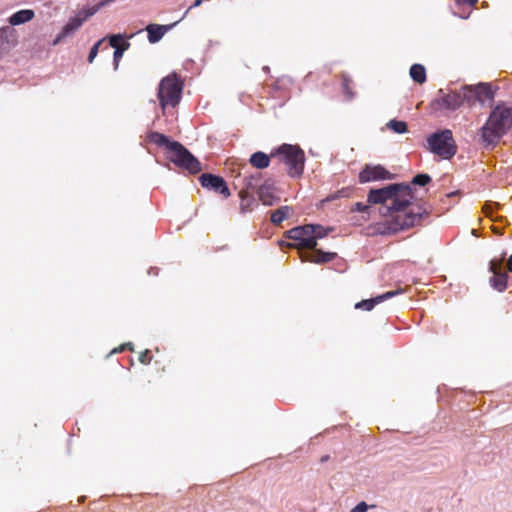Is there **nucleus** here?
Returning a JSON list of instances; mask_svg holds the SVG:
<instances>
[{
  "mask_svg": "<svg viewBox=\"0 0 512 512\" xmlns=\"http://www.w3.org/2000/svg\"><path fill=\"white\" fill-rule=\"evenodd\" d=\"M413 195L410 185L405 183L390 184L380 189H371L368 193L369 204H381L380 213L392 216L391 228L394 231L413 227L423 217V212L413 209L406 211ZM420 210V208H418Z\"/></svg>",
  "mask_w": 512,
  "mask_h": 512,
  "instance_id": "nucleus-1",
  "label": "nucleus"
},
{
  "mask_svg": "<svg viewBox=\"0 0 512 512\" xmlns=\"http://www.w3.org/2000/svg\"><path fill=\"white\" fill-rule=\"evenodd\" d=\"M512 128V108L504 103L496 105L481 128V139L486 146H495Z\"/></svg>",
  "mask_w": 512,
  "mask_h": 512,
  "instance_id": "nucleus-2",
  "label": "nucleus"
},
{
  "mask_svg": "<svg viewBox=\"0 0 512 512\" xmlns=\"http://www.w3.org/2000/svg\"><path fill=\"white\" fill-rule=\"evenodd\" d=\"M271 157H278L279 161L287 166L291 177H299L304 170L305 155L297 145L283 144L271 153Z\"/></svg>",
  "mask_w": 512,
  "mask_h": 512,
  "instance_id": "nucleus-3",
  "label": "nucleus"
},
{
  "mask_svg": "<svg viewBox=\"0 0 512 512\" xmlns=\"http://www.w3.org/2000/svg\"><path fill=\"white\" fill-rule=\"evenodd\" d=\"M427 145L430 152L442 159L452 158L457 151L452 131L449 129L431 134L427 138Z\"/></svg>",
  "mask_w": 512,
  "mask_h": 512,
  "instance_id": "nucleus-4",
  "label": "nucleus"
},
{
  "mask_svg": "<svg viewBox=\"0 0 512 512\" xmlns=\"http://www.w3.org/2000/svg\"><path fill=\"white\" fill-rule=\"evenodd\" d=\"M182 83L176 76L171 74L164 77L158 87V99L160 106L165 110L166 106L170 105L175 107L181 99Z\"/></svg>",
  "mask_w": 512,
  "mask_h": 512,
  "instance_id": "nucleus-5",
  "label": "nucleus"
},
{
  "mask_svg": "<svg viewBox=\"0 0 512 512\" xmlns=\"http://www.w3.org/2000/svg\"><path fill=\"white\" fill-rule=\"evenodd\" d=\"M169 160L176 166L189 171L191 174L199 173L202 170L201 163L181 143L173 141L170 144Z\"/></svg>",
  "mask_w": 512,
  "mask_h": 512,
  "instance_id": "nucleus-6",
  "label": "nucleus"
},
{
  "mask_svg": "<svg viewBox=\"0 0 512 512\" xmlns=\"http://www.w3.org/2000/svg\"><path fill=\"white\" fill-rule=\"evenodd\" d=\"M461 89L463 101L470 107L474 106L476 103L483 105L487 100L491 101L494 98V91L492 86L488 83L467 85Z\"/></svg>",
  "mask_w": 512,
  "mask_h": 512,
  "instance_id": "nucleus-7",
  "label": "nucleus"
},
{
  "mask_svg": "<svg viewBox=\"0 0 512 512\" xmlns=\"http://www.w3.org/2000/svg\"><path fill=\"white\" fill-rule=\"evenodd\" d=\"M313 225L298 226L287 232V237L297 241L300 248L315 249L317 242L313 240Z\"/></svg>",
  "mask_w": 512,
  "mask_h": 512,
  "instance_id": "nucleus-8",
  "label": "nucleus"
},
{
  "mask_svg": "<svg viewBox=\"0 0 512 512\" xmlns=\"http://www.w3.org/2000/svg\"><path fill=\"white\" fill-rule=\"evenodd\" d=\"M394 176V174L390 173L381 165H365L359 173V182L367 183L372 181L391 180Z\"/></svg>",
  "mask_w": 512,
  "mask_h": 512,
  "instance_id": "nucleus-9",
  "label": "nucleus"
},
{
  "mask_svg": "<svg viewBox=\"0 0 512 512\" xmlns=\"http://www.w3.org/2000/svg\"><path fill=\"white\" fill-rule=\"evenodd\" d=\"M199 180L204 188L218 192L225 197L230 196L229 189L222 177L205 173L200 176Z\"/></svg>",
  "mask_w": 512,
  "mask_h": 512,
  "instance_id": "nucleus-10",
  "label": "nucleus"
},
{
  "mask_svg": "<svg viewBox=\"0 0 512 512\" xmlns=\"http://www.w3.org/2000/svg\"><path fill=\"white\" fill-rule=\"evenodd\" d=\"M502 261L503 258H501L499 261L493 259L490 261L489 265V270L493 273V276L490 278L491 285L494 289L500 292L506 289L508 279L507 274L501 272Z\"/></svg>",
  "mask_w": 512,
  "mask_h": 512,
  "instance_id": "nucleus-11",
  "label": "nucleus"
},
{
  "mask_svg": "<svg viewBox=\"0 0 512 512\" xmlns=\"http://www.w3.org/2000/svg\"><path fill=\"white\" fill-rule=\"evenodd\" d=\"M403 293V290L402 289H398V290H394V291H388L384 294H381V295H378L374 298H371V299H367V300H362L358 303H356L355 305V308L356 309H364L366 311H370L374 308L375 305L383 302L384 300H388L396 295H399V294H402Z\"/></svg>",
  "mask_w": 512,
  "mask_h": 512,
  "instance_id": "nucleus-12",
  "label": "nucleus"
},
{
  "mask_svg": "<svg viewBox=\"0 0 512 512\" xmlns=\"http://www.w3.org/2000/svg\"><path fill=\"white\" fill-rule=\"evenodd\" d=\"M437 103L446 109L456 110L464 103L462 98V89L444 94L437 99Z\"/></svg>",
  "mask_w": 512,
  "mask_h": 512,
  "instance_id": "nucleus-13",
  "label": "nucleus"
},
{
  "mask_svg": "<svg viewBox=\"0 0 512 512\" xmlns=\"http://www.w3.org/2000/svg\"><path fill=\"white\" fill-rule=\"evenodd\" d=\"M35 17V12L32 9H22L8 18V23L11 26H18L30 22Z\"/></svg>",
  "mask_w": 512,
  "mask_h": 512,
  "instance_id": "nucleus-14",
  "label": "nucleus"
},
{
  "mask_svg": "<svg viewBox=\"0 0 512 512\" xmlns=\"http://www.w3.org/2000/svg\"><path fill=\"white\" fill-rule=\"evenodd\" d=\"M336 253L333 252H323L321 250H316L313 253H309L305 255V261L314 262V263H328L335 259Z\"/></svg>",
  "mask_w": 512,
  "mask_h": 512,
  "instance_id": "nucleus-15",
  "label": "nucleus"
},
{
  "mask_svg": "<svg viewBox=\"0 0 512 512\" xmlns=\"http://www.w3.org/2000/svg\"><path fill=\"white\" fill-rule=\"evenodd\" d=\"M168 27L158 24H150L146 27L148 33V40L150 43H157L162 39L164 34L167 32Z\"/></svg>",
  "mask_w": 512,
  "mask_h": 512,
  "instance_id": "nucleus-16",
  "label": "nucleus"
},
{
  "mask_svg": "<svg viewBox=\"0 0 512 512\" xmlns=\"http://www.w3.org/2000/svg\"><path fill=\"white\" fill-rule=\"evenodd\" d=\"M272 185L265 182L258 188V196L264 205L271 206L274 204L276 197L273 195Z\"/></svg>",
  "mask_w": 512,
  "mask_h": 512,
  "instance_id": "nucleus-17",
  "label": "nucleus"
},
{
  "mask_svg": "<svg viewBox=\"0 0 512 512\" xmlns=\"http://www.w3.org/2000/svg\"><path fill=\"white\" fill-rule=\"evenodd\" d=\"M250 164L257 169L267 168L270 164V156L264 152L258 151L253 153L249 159Z\"/></svg>",
  "mask_w": 512,
  "mask_h": 512,
  "instance_id": "nucleus-18",
  "label": "nucleus"
},
{
  "mask_svg": "<svg viewBox=\"0 0 512 512\" xmlns=\"http://www.w3.org/2000/svg\"><path fill=\"white\" fill-rule=\"evenodd\" d=\"M260 179H261V174L259 172L255 173V174H251L249 176H244V178H243L244 188L240 192V196L243 198L249 190H252V189H255L256 187H258Z\"/></svg>",
  "mask_w": 512,
  "mask_h": 512,
  "instance_id": "nucleus-19",
  "label": "nucleus"
},
{
  "mask_svg": "<svg viewBox=\"0 0 512 512\" xmlns=\"http://www.w3.org/2000/svg\"><path fill=\"white\" fill-rule=\"evenodd\" d=\"M81 26L82 22L80 20V16L70 18L61 30L62 36L67 38L73 35Z\"/></svg>",
  "mask_w": 512,
  "mask_h": 512,
  "instance_id": "nucleus-20",
  "label": "nucleus"
},
{
  "mask_svg": "<svg viewBox=\"0 0 512 512\" xmlns=\"http://www.w3.org/2000/svg\"><path fill=\"white\" fill-rule=\"evenodd\" d=\"M409 73L416 83L423 84L426 81V70L421 64H413Z\"/></svg>",
  "mask_w": 512,
  "mask_h": 512,
  "instance_id": "nucleus-21",
  "label": "nucleus"
},
{
  "mask_svg": "<svg viewBox=\"0 0 512 512\" xmlns=\"http://www.w3.org/2000/svg\"><path fill=\"white\" fill-rule=\"evenodd\" d=\"M108 2H109V0L102 1V2H100L97 5H94V6L86 8V9H83V10L79 11L76 16H80V20H81V22L83 24L88 18H90L91 16L96 14L100 10V8H102Z\"/></svg>",
  "mask_w": 512,
  "mask_h": 512,
  "instance_id": "nucleus-22",
  "label": "nucleus"
},
{
  "mask_svg": "<svg viewBox=\"0 0 512 512\" xmlns=\"http://www.w3.org/2000/svg\"><path fill=\"white\" fill-rule=\"evenodd\" d=\"M291 211H292L291 207H289V206H282V207L276 209L271 214V221L274 224L278 225L281 222H283L286 218H288V216L290 215Z\"/></svg>",
  "mask_w": 512,
  "mask_h": 512,
  "instance_id": "nucleus-23",
  "label": "nucleus"
},
{
  "mask_svg": "<svg viewBox=\"0 0 512 512\" xmlns=\"http://www.w3.org/2000/svg\"><path fill=\"white\" fill-rule=\"evenodd\" d=\"M386 128L396 134H404L408 131L407 123L397 119H391L386 123Z\"/></svg>",
  "mask_w": 512,
  "mask_h": 512,
  "instance_id": "nucleus-24",
  "label": "nucleus"
},
{
  "mask_svg": "<svg viewBox=\"0 0 512 512\" xmlns=\"http://www.w3.org/2000/svg\"><path fill=\"white\" fill-rule=\"evenodd\" d=\"M148 138L151 142H153L159 146H166L168 151L170 152V144L173 141H170L169 138L167 136H165L164 134H161L159 132H151L148 135Z\"/></svg>",
  "mask_w": 512,
  "mask_h": 512,
  "instance_id": "nucleus-25",
  "label": "nucleus"
},
{
  "mask_svg": "<svg viewBox=\"0 0 512 512\" xmlns=\"http://www.w3.org/2000/svg\"><path fill=\"white\" fill-rule=\"evenodd\" d=\"M130 47V43L127 41H123L121 44V47H116L114 53H113V63H114V69L117 70L119 66V62L121 58L123 57L124 52Z\"/></svg>",
  "mask_w": 512,
  "mask_h": 512,
  "instance_id": "nucleus-26",
  "label": "nucleus"
},
{
  "mask_svg": "<svg viewBox=\"0 0 512 512\" xmlns=\"http://www.w3.org/2000/svg\"><path fill=\"white\" fill-rule=\"evenodd\" d=\"M430 181L431 177L428 174H418L412 179L411 183L414 185L425 186Z\"/></svg>",
  "mask_w": 512,
  "mask_h": 512,
  "instance_id": "nucleus-27",
  "label": "nucleus"
},
{
  "mask_svg": "<svg viewBox=\"0 0 512 512\" xmlns=\"http://www.w3.org/2000/svg\"><path fill=\"white\" fill-rule=\"evenodd\" d=\"M106 40V38H102L99 41H97L92 48L90 49L89 55H88V62L92 63L95 59V57L98 54L100 45Z\"/></svg>",
  "mask_w": 512,
  "mask_h": 512,
  "instance_id": "nucleus-28",
  "label": "nucleus"
},
{
  "mask_svg": "<svg viewBox=\"0 0 512 512\" xmlns=\"http://www.w3.org/2000/svg\"><path fill=\"white\" fill-rule=\"evenodd\" d=\"M314 233L313 240L317 242L318 239L324 238L327 235V231L320 225H313Z\"/></svg>",
  "mask_w": 512,
  "mask_h": 512,
  "instance_id": "nucleus-29",
  "label": "nucleus"
},
{
  "mask_svg": "<svg viewBox=\"0 0 512 512\" xmlns=\"http://www.w3.org/2000/svg\"><path fill=\"white\" fill-rule=\"evenodd\" d=\"M376 505H368L366 502L362 501L358 503L355 507H353L350 512H366L368 509H375Z\"/></svg>",
  "mask_w": 512,
  "mask_h": 512,
  "instance_id": "nucleus-30",
  "label": "nucleus"
},
{
  "mask_svg": "<svg viewBox=\"0 0 512 512\" xmlns=\"http://www.w3.org/2000/svg\"><path fill=\"white\" fill-rule=\"evenodd\" d=\"M12 32H13V30L7 26L0 28V45H3L4 43L9 42L8 37H9V34H11Z\"/></svg>",
  "mask_w": 512,
  "mask_h": 512,
  "instance_id": "nucleus-31",
  "label": "nucleus"
},
{
  "mask_svg": "<svg viewBox=\"0 0 512 512\" xmlns=\"http://www.w3.org/2000/svg\"><path fill=\"white\" fill-rule=\"evenodd\" d=\"M124 38H125V36L122 34L111 35L108 37L109 44H110V46H112L116 49V47H121V45H119V42L122 41Z\"/></svg>",
  "mask_w": 512,
  "mask_h": 512,
  "instance_id": "nucleus-32",
  "label": "nucleus"
},
{
  "mask_svg": "<svg viewBox=\"0 0 512 512\" xmlns=\"http://www.w3.org/2000/svg\"><path fill=\"white\" fill-rule=\"evenodd\" d=\"M369 209H370L369 205L363 204L361 202L355 203L353 205V207L351 208L352 211L360 212V213H368Z\"/></svg>",
  "mask_w": 512,
  "mask_h": 512,
  "instance_id": "nucleus-33",
  "label": "nucleus"
},
{
  "mask_svg": "<svg viewBox=\"0 0 512 512\" xmlns=\"http://www.w3.org/2000/svg\"><path fill=\"white\" fill-rule=\"evenodd\" d=\"M147 354H148V350H146L145 352L141 353L140 356H139V360L141 363H148L149 362V359L147 358Z\"/></svg>",
  "mask_w": 512,
  "mask_h": 512,
  "instance_id": "nucleus-34",
  "label": "nucleus"
},
{
  "mask_svg": "<svg viewBox=\"0 0 512 512\" xmlns=\"http://www.w3.org/2000/svg\"><path fill=\"white\" fill-rule=\"evenodd\" d=\"M203 0H195L194 3L186 10L185 15L195 7H199L202 4Z\"/></svg>",
  "mask_w": 512,
  "mask_h": 512,
  "instance_id": "nucleus-35",
  "label": "nucleus"
},
{
  "mask_svg": "<svg viewBox=\"0 0 512 512\" xmlns=\"http://www.w3.org/2000/svg\"><path fill=\"white\" fill-rule=\"evenodd\" d=\"M64 38H66V37H65V36H62V32H60V33L58 34V36L54 39V41H53V45H54V46H55V45H58V44L62 41V39H64Z\"/></svg>",
  "mask_w": 512,
  "mask_h": 512,
  "instance_id": "nucleus-36",
  "label": "nucleus"
},
{
  "mask_svg": "<svg viewBox=\"0 0 512 512\" xmlns=\"http://www.w3.org/2000/svg\"><path fill=\"white\" fill-rule=\"evenodd\" d=\"M507 267L510 272H512V255L509 257L507 262Z\"/></svg>",
  "mask_w": 512,
  "mask_h": 512,
  "instance_id": "nucleus-37",
  "label": "nucleus"
},
{
  "mask_svg": "<svg viewBox=\"0 0 512 512\" xmlns=\"http://www.w3.org/2000/svg\"><path fill=\"white\" fill-rule=\"evenodd\" d=\"M124 347H129L131 349V343H127V344L121 346L119 349H115L114 352L122 351L124 349Z\"/></svg>",
  "mask_w": 512,
  "mask_h": 512,
  "instance_id": "nucleus-38",
  "label": "nucleus"
},
{
  "mask_svg": "<svg viewBox=\"0 0 512 512\" xmlns=\"http://www.w3.org/2000/svg\"><path fill=\"white\" fill-rule=\"evenodd\" d=\"M484 209H485V212L487 215H491V207L490 206L485 205Z\"/></svg>",
  "mask_w": 512,
  "mask_h": 512,
  "instance_id": "nucleus-39",
  "label": "nucleus"
},
{
  "mask_svg": "<svg viewBox=\"0 0 512 512\" xmlns=\"http://www.w3.org/2000/svg\"><path fill=\"white\" fill-rule=\"evenodd\" d=\"M476 2H477V0H471V4H474Z\"/></svg>",
  "mask_w": 512,
  "mask_h": 512,
  "instance_id": "nucleus-40",
  "label": "nucleus"
}]
</instances>
